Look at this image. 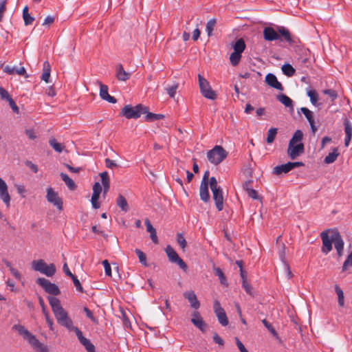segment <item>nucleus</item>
I'll return each instance as SVG.
<instances>
[{"label": "nucleus", "mask_w": 352, "mask_h": 352, "mask_svg": "<svg viewBox=\"0 0 352 352\" xmlns=\"http://www.w3.org/2000/svg\"><path fill=\"white\" fill-rule=\"evenodd\" d=\"M49 303L58 323L67 328L69 331H75L78 327L74 326L73 321L69 318L67 312L63 308L58 298L54 296H48Z\"/></svg>", "instance_id": "f257e3e1"}, {"label": "nucleus", "mask_w": 352, "mask_h": 352, "mask_svg": "<svg viewBox=\"0 0 352 352\" xmlns=\"http://www.w3.org/2000/svg\"><path fill=\"white\" fill-rule=\"evenodd\" d=\"M13 328L18 331L19 333L28 342L35 351L38 352H49L48 346L41 343L24 327L21 325H14Z\"/></svg>", "instance_id": "f03ea898"}, {"label": "nucleus", "mask_w": 352, "mask_h": 352, "mask_svg": "<svg viewBox=\"0 0 352 352\" xmlns=\"http://www.w3.org/2000/svg\"><path fill=\"white\" fill-rule=\"evenodd\" d=\"M278 32L279 33L276 32L274 29L271 27H266L263 30L264 39L267 41H272L278 40L280 36H282L286 41L289 43L292 42L291 34L287 29L282 27L278 29Z\"/></svg>", "instance_id": "7ed1b4c3"}, {"label": "nucleus", "mask_w": 352, "mask_h": 352, "mask_svg": "<svg viewBox=\"0 0 352 352\" xmlns=\"http://www.w3.org/2000/svg\"><path fill=\"white\" fill-rule=\"evenodd\" d=\"M148 111V107L141 104L133 107L130 104L125 105L121 110L120 115L127 119H138L142 114Z\"/></svg>", "instance_id": "20e7f679"}, {"label": "nucleus", "mask_w": 352, "mask_h": 352, "mask_svg": "<svg viewBox=\"0 0 352 352\" xmlns=\"http://www.w3.org/2000/svg\"><path fill=\"white\" fill-rule=\"evenodd\" d=\"M32 268L48 277H52L56 273V267L53 263L47 265L43 259L34 260L32 262Z\"/></svg>", "instance_id": "39448f33"}, {"label": "nucleus", "mask_w": 352, "mask_h": 352, "mask_svg": "<svg viewBox=\"0 0 352 352\" xmlns=\"http://www.w3.org/2000/svg\"><path fill=\"white\" fill-rule=\"evenodd\" d=\"M228 155V152L221 146H215L207 153L208 161L214 165L219 164Z\"/></svg>", "instance_id": "423d86ee"}, {"label": "nucleus", "mask_w": 352, "mask_h": 352, "mask_svg": "<svg viewBox=\"0 0 352 352\" xmlns=\"http://www.w3.org/2000/svg\"><path fill=\"white\" fill-rule=\"evenodd\" d=\"M199 86L200 91L204 97L210 100H214L217 98L216 93L212 89L208 81L201 74L198 75Z\"/></svg>", "instance_id": "0eeeda50"}, {"label": "nucleus", "mask_w": 352, "mask_h": 352, "mask_svg": "<svg viewBox=\"0 0 352 352\" xmlns=\"http://www.w3.org/2000/svg\"><path fill=\"white\" fill-rule=\"evenodd\" d=\"M36 282L50 294L57 296L60 293L58 287L56 284L51 283L45 278H38Z\"/></svg>", "instance_id": "6e6552de"}, {"label": "nucleus", "mask_w": 352, "mask_h": 352, "mask_svg": "<svg viewBox=\"0 0 352 352\" xmlns=\"http://www.w3.org/2000/svg\"><path fill=\"white\" fill-rule=\"evenodd\" d=\"M165 252L167 254L168 260L171 263H177L181 269L186 271L187 265L184 261L178 256L175 250L170 246L167 245L165 248Z\"/></svg>", "instance_id": "1a4fd4ad"}, {"label": "nucleus", "mask_w": 352, "mask_h": 352, "mask_svg": "<svg viewBox=\"0 0 352 352\" xmlns=\"http://www.w3.org/2000/svg\"><path fill=\"white\" fill-rule=\"evenodd\" d=\"M304 166V163H302L301 162H287L285 164L276 166V167H274L273 173L278 175L283 173H287L295 168L300 167V166Z\"/></svg>", "instance_id": "9d476101"}, {"label": "nucleus", "mask_w": 352, "mask_h": 352, "mask_svg": "<svg viewBox=\"0 0 352 352\" xmlns=\"http://www.w3.org/2000/svg\"><path fill=\"white\" fill-rule=\"evenodd\" d=\"M304 153V145L302 143H289L287 153L291 160H295Z\"/></svg>", "instance_id": "9b49d317"}, {"label": "nucleus", "mask_w": 352, "mask_h": 352, "mask_svg": "<svg viewBox=\"0 0 352 352\" xmlns=\"http://www.w3.org/2000/svg\"><path fill=\"white\" fill-rule=\"evenodd\" d=\"M46 198L47 200L56 206L58 210H63V201L58 197V193L56 192L52 188H48L47 189Z\"/></svg>", "instance_id": "f8f14e48"}, {"label": "nucleus", "mask_w": 352, "mask_h": 352, "mask_svg": "<svg viewBox=\"0 0 352 352\" xmlns=\"http://www.w3.org/2000/svg\"><path fill=\"white\" fill-rule=\"evenodd\" d=\"M214 312L217 316L219 322L222 326H226L228 324V320L224 309L221 307L219 302L215 300L213 305Z\"/></svg>", "instance_id": "ddd939ff"}, {"label": "nucleus", "mask_w": 352, "mask_h": 352, "mask_svg": "<svg viewBox=\"0 0 352 352\" xmlns=\"http://www.w3.org/2000/svg\"><path fill=\"white\" fill-rule=\"evenodd\" d=\"M321 239L322 241V252L327 254L332 250V234L329 237L328 231L325 230L320 233Z\"/></svg>", "instance_id": "4468645a"}, {"label": "nucleus", "mask_w": 352, "mask_h": 352, "mask_svg": "<svg viewBox=\"0 0 352 352\" xmlns=\"http://www.w3.org/2000/svg\"><path fill=\"white\" fill-rule=\"evenodd\" d=\"M8 189V188L6 183L0 177V199L7 207H9L11 198Z\"/></svg>", "instance_id": "2eb2a0df"}, {"label": "nucleus", "mask_w": 352, "mask_h": 352, "mask_svg": "<svg viewBox=\"0 0 352 352\" xmlns=\"http://www.w3.org/2000/svg\"><path fill=\"white\" fill-rule=\"evenodd\" d=\"M74 332L76 333L79 342L85 346L87 352H96L94 345L89 339L83 336L82 331L79 329H75Z\"/></svg>", "instance_id": "dca6fc26"}, {"label": "nucleus", "mask_w": 352, "mask_h": 352, "mask_svg": "<svg viewBox=\"0 0 352 352\" xmlns=\"http://www.w3.org/2000/svg\"><path fill=\"white\" fill-rule=\"evenodd\" d=\"M332 240L335 248L337 250L338 254L339 256H340L342 254L344 248V241L342 239L341 235L338 231L332 232Z\"/></svg>", "instance_id": "f3484780"}, {"label": "nucleus", "mask_w": 352, "mask_h": 352, "mask_svg": "<svg viewBox=\"0 0 352 352\" xmlns=\"http://www.w3.org/2000/svg\"><path fill=\"white\" fill-rule=\"evenodd\" d=\"M212 198L215 203V206L218 211H221L223 209V190L221 188L212 190Z\"/></svg>", "instance_id": "a211bd4d"}, {"label": "nucleus", "mask_w": 352, "mask_h": 352, "mask_svg": "<svg viewBox=\"0 0 352 352\" xmlns=\"http://www.w3.org/2000/svg\"><path fill=\"white\" fill-rule=\"evenodd\" d=\"M265 82L272 88L279 91L283 90L282 84L277 80L276 76L273 74H267L265 76Z\"/></svg>", "instance_id": "6ab92c4d"}, {"label": "nucleus", "mask_w": 352, "mask_h": 352, "mask_svg": "<svg viewBox=\"0 0 352 352\" xmlns=\"http://www.w3.org/2000/svg\"><path fill=\"white\" fill-rule=\"evenodd\" d=\"M98 82V85L100 86V98L102 99V100H104L110 103H116V99L110 96L109 94V92H108V87L105 85H103L102 82Z\"/></svg>", "instance_id": "aec40b11"}, {"label": "nucleus", "mask_w": 352, "mask_h": 352, "mask_svg": "<svg viewBox=\"0 0 352 352\" xmlns=\"http://www.w3.org/2000/svg\"><path fill=\"white\" fill-rule=\"evenodd\" d=\"M131 73L124 70L122 64H118L116 67V76L119 81H126L131 78Z\"/></svg>", "instance_id": "412c9836"}, {"label": "nucleus", "mask_w": 352, "mask_h": 352, "mask_svg": "<svg viewBox=\"0 0 352 352\" xmlns=\"http://www.w3.org/2000/svg\"><path fill=\"white\" fill-rule=\"evenodd\" d=\"M343 124L345 133L344 145L347 147L352 137V124L347 118H345L343 120Z\"/></svg>", "instance_id": "4be33fe9"}, {"label": "nucleus", "mask_w": 352, "mask_h": 352, "mask_svg": "<svg viewBox=\"0 0 352 352\" xmlns=\"http://www.w3.org/2000/svg\"><path fill=\"white\" fill-rule=\"evenodd\" d=\"M192 323L201 331L205 332L207 324L199 315V312L195 311L192 314V318H191Z\"/></svg>", "instance_id": "5701e85b"}, {"label": "nucleus", "mask_w": 352, "mask_h": 352, "mask_svg": "<svg viewBox=\"0 0 352 352\" xmlns=\"http://www.w3.org/2000/svg\"><path fill=\"white\" fill-rule=\"evenodd\" d=\"M184 296L186 298L192 308L197 309L200 307V303L197 298L196 294L193 291H188L184 293Z\"/></svg>", "instance_id": "b1692460"}, {"label": "nucleus", "mask_w": 352, "mask_h": 352, "mask_svg": "<svg viewBox=\"0 0 352 352\" xmlns=\"http://www.w3.org/2000/svg\"><path fill=\"white\" fill-rule=\"evenodd\" d=\"M200 198L204 202H207L210 199V195L208 192V184L206 182H201L199 188Z\"/></svg>", "instance_id": "393cba45"}, {"label": "nucleus", "mask_w": 352, "mask_h": 352, "mask_svg": "<svg viewBox=\"0 0 352 352\" xmlns=\"http://www.w3.org/2000/svg\"><path fill=\"white\" fill-rule=\"evenodd\" d=\"M100 176L101 177V182L103 186V194L105 195L109 191L110 188V179L109 175L107 171H104L100 174Z\"/></svg>", "instance_id": "a878e982"}, {"label": "nucleus", "mask_w": 352, "mask_h": 352, "mask_svg": "<svg viewBox=\"0 0 352 352\" xmlns=\"http://www.w3.org/2000/svg\"><path fill=\"white\" fill-rule=\"evenodd\" d=\"M117 206L124 212H127L129 209L126 199L122 195H119L116 200Z\"/></svg>", "instance_id": "bb28decb"}, {"label": "nucleus", "mask_w": 352, "mask_h": 352, "mask_svg": "<svg viewBox=\"0 0 352 352\" xmlns=\"http://www.w3.org/2000/svg\"><path fill=\"white\" fill-rule=\"evenodd\" d=\"M339 155L338 148H333V151L329 153L324 158V162L325 164H329L334 162Z\"/></svg>", "instance_id": "cd10ccee"}, {"label": "nucleus", "mask_w": 352, "mask_h": 352, "mask_svg": "<svg viewBox=\"0 0 352 352\" xmlns=\"http://www.w3.org/2000/svg\"><path fill=\"white\" fill-rule=\"evenodd\" d=\"M60 177L69 190H74L76 188L75 182L67 174L61 173Z\"/></svg>", "instance_id": "c85d7f7f"}, {"label": "nucleus", "mask_w": 352, "mask_h": 352, "mask_svg": "<svg viewBox=\"0 0 352 352\" xmlns=\"http://www.w3.org/2000/svg\"><path fill=\"white\" fill-rule=\"evenodd\" d=\"M23 19L25 25H30L34 21V18L29 13L28 6H25L23 10Z\"/></svg>", "instance_id": "c756f323"}, {"label": "nucleus", "mask_w": 352, "mask_h": 352, "mask_svg": "<svg viewBox=\"0 0 352 352\" xmlns=\"http://www.w3.org/2000/svg\"><path fill=\"white\" fill-rule=\"evenodd\" d=\"M50 65L47 61L44 62L43 63V72L42 74L41 79L44 80L45 82H49V79L50 77Z\"/></svg>", "instance_id": "7c9ffc66"}, {"label": "nucleus", "mask_w": 352, "mask_h": 352, "mask_svg": "<svg viewBox=\"0 0 352 352\" xmlns=\"http://www.w3.org/2000/svg\"><path fill=\"white\" fill-rule=\"evenodd\" d=\"M245 48V44L242 38L238 39L233 46L234 52L241 54Z\"/></svg>", "instance_id": "2f4dec72"}, {"label": "nucleus", "mask_w": 352, "mask_h": 352, "mask_svg": "<svg viewBox=\"0 0 352 352\" xmlns=\"http://www.w3.org/2000/svg\"><path fill=\"white\" fill-rule=\"evenodd\" d=\"M278 100L287 107H292V100L285 94L278 95Z\"/></svg>", "instance_id": "473e14b6"}, {"label": "nucleus", "mask_w": 352, "mask_h": 352, "mask_svg": "<svg viewBox=\"0 0 352 352\" xmlns=\"http://www.w3.org/2000/svg\"><path fill=\"white\" fill-rule=\"evenodd\" d=\"M145 114V119L148 122L161 120L164 117L163 114L149 113L148 111Z\"/></svg>", "instance_id": "72a5a7b5"}, {"label": "nucleus", "mask_w": 352, "mask_h": 352, "mask_svg": "<svg viewBox=\"0 0 352 352\" xmlns=\"http://www.w3.org/2000/svg\"><path fill=\"white\" fill-rule=\"evenodd\" d=\"M307 94L310 98L312 104L316 105L318 100V94L314 89H307Z\"/></svg>", "instance_id": "f704fd0d"}, {"label": "nucleus", "mask_w": 352, "mask_h": 352, "mask_svg": "<svg viewBox=\"0 0 352 352\" xmlns=\"http://www.w3.org/2000/svg\"><path fill=\"white\" fill-rule=\"evenodd\" d=\"M50 145L58 153H61L64 149V146L58 143L56 139L52 138L49 141Z\"/></svg>", "instance_id": "c9c22d12"}, {"label": "nucleus", "mask_w": 352, "mask_h": 352, "mask_svg": "<svg viewBox=\"0 0 352 352\" xmlns=\"http://www.w3.org/2000/svg\"><path fill=\"white\" fill-rule=\"evenodd\" d=\"M303 134L300 130H297L294 133L292 139L289 140V143L292 144H298L301 143V140L302 139Z\"/></svg>", "instance_id": "e433bc0d"}, {"label": "nucleus", "mask_w": 352, "mask_h": 352, "mask_svg": "<svg viewBox=\"0 0 352 352\" xmlns=\"http://www.w3.org/2000/svg\"><path fill=\"white\" fill-rule=\"evenodd\" d=\"M283 73L289 77L292 76L295 74V69L290 64H285L282 66Z\"/></svg>", "instance_id": "4c0bfd02"}, {"label": "nucleus", "mask_w": 352, "mask_h": 352, "mask_svg": "<svg viewBox=\"0 0 352 352\" xmlns=\"http://www.w3.org/2000/svg\"><path fill=\"white\" fill-rule=\"evenodd\" d=\"M276 134H277V129L276 128H270L267 132V140H266L267 143L270 144H272L274 141Z\"/></svg>", "instance_id": "58836bf2"}, {"label": "nucleus", "mask_w": 352, "mask_h": 352, "mask_svg": "<svg viewBox=\"0 0 352 352\" xmlns=\"http://www.w3.org/2000/svg\"><path fill=\"white\" fill-rule=\"evenodd\" d=\"M335 291L338 295L339 306L343 307L344 305V296L343 291L338 285L335 286Z\"/></svg>", "instance_id": "ea45409f"}, {"label": "nucleus", "mask_w": 352, "mask_h": 352, "mask_svg": "<svg viewBox=\"0 0 352 352\" xmlns=\"http://www.w3.org/2000/svg\"><path fill=\"white\" fill-rule=\"evenodd\" d=\"M301 112L304 114V116L306 117L307 120H308L309 123L312 122L314 121V114L311 111H310L307 107H301L300 108Z\"/></svg>", "instance_id": "a19ab883"}, {"label": "nucleus", "mask_w": 352, "mask_h": 352, "mask_svg": "<svg viewBox=\"0 0 352 352\" xmlns=\"http://www.w3.org/2000/svg\"><path fill=\"white\" fill-rule=\"evenodd\" d=\"M241 58V54L233 52L230 56V60L233 66H236L239 64Z\"/></svg>", "instance_id": "79ce46f5"}, {"label": "nucleus", "mask_w": 352, "mask_h": 352, "mask_svg": "<svg viewBox=\"0 0 352 352\" xmlns=\"http://www.w3.org/2000/svg\"><path fill=\"white\" fill-rule=\"evenodd\" d=\"M135 252L137 254V256H138V257L139 258V261L142 263V265L145 266V267H146L148 265V264H147V262H146V254L142 251H141L139 249H136L135 250Z\"/></svg>", "instance_id": "37998d69"}, {"label": "nucleus", "mask_w": 352, "mask_h": 352, "mask_svg": "<svg viewBox=\"0 0 352 352\" xmlns=\"http://www.w3.org/2000/svg\"><path fill=\"white\" fill-rule=\"evenodd\" d=\"M178 89V84L174 83L170 86L166 87V91L170 98H175L177 89Z\"/></svg>", "instance_id": "c03bdc74"}, {"label": "nucleus", "mask_w": 352, "mask_h": 352, "mask_svg": "<svg viewBox=\"0 0 352 352\" xmlns=\"http://www.w3.org/2000/svg\"><path fill=\"white\" fill-rule=\"evenodd\" d=\"M216 20L214 19H212L207 22L206 29L208 36H210L212 35V32L214 30Z\"/></svg>", "instance_id": "a18cd8bd"}, {"label": "nucleus", "mask_w": 352, "mask_h": 352, "mask_svg": "<svg viewBox=\"0 0 352 352\" xmlns=\"http://www.w3.org/2000/svg\"><path fill=\"white\" fill-rule=\"evenodd\" d=\"M177 242L181 248L183 250H184L186 247L187 243L184 235L182 233L177 234Z\"/></svg>", "instance_id": "49530a36"}, {"label": "nucleus", "mask_w": 352, "mask_h": 352, "mask_svg": "<svg viewBox=\"0 0 352 352\" xmlns=\"http://www.w3.org/2000/svg\"><path fill=\"white\" fill-rule=\"evenodd\" d=\"M214 270L215 274L219 277L221 283L223 285H226V276H224V274L222 272V270L219 267L214 268Z\"/></svg>", "instance_id": "de8ad7c7"}, {"label": "nucleus", "mask_w": 352, "mask_h": 352, "mask_svg": "<svg viewBox=\"0 0 352 352\" xmlns=\"http://www.w3.org/2000/svg\"><path fill=\"white\" fill-rule=\"evenodd\" d=\"M100 195L92 194L91 202L92 207L95 209H98L100 208V204L98 202Z\"/></svg>", "instance_id": "09e8293b"}, {"label": "nucleus", "mask_w": 352, "mask_h": 352, "mask_svg": "<svg viewBox=\"0 0 352 352\" xmlns=\"http://www.w3.org/2000/svg\"><path fill=\"white\" fill-rule=\"evenodd\" d=\"M349 266L352 267V252L349 254V256H347V258L344 262V264L342 266V271L343 272L346 271Z\"/></svg>", "instance_id": "8fccbe9b"}, {"label": "nucleus", "mask_w": 352, "mask_h": 352, "mask_svg": "<svg viewBox=\"0 0 352 352\" xmlns=\"http://www.w3.org/2000/svg\"><path fill=\"white\" fill-rule=\"evenodd\" d=\"M208 182L210 184L211 191L221 188V187L218 186L217 181L214 177H210V181Z\"/></svg>", "instance_id": "3c124183"}, {"label": "nucleus", "mask_w": 352, "mask_h": 352, "mask_svg": "<svg viewBox=\"0 0 352 352\" xmlns=\"http://www.w3.org/2000/svg\"><path fill=\"white\" fill-rule=\"evenodd\" d=\"M102 263L104 265L106 275L108 276H111V268L110 264L109 263L108 261L104 260Z\"/></svg>", "instance_id": "603ef678"}, {"label": "nucleus", "mask_w": 352, "mask_h": 352, "mask_svg": "<svg viewBox=\"0 0 352 352\" xmlns=\"http://www.w3.org/2000/svg\"><path fill=\"white\" fill-rule=\"evenodd\" d=\"M7 0H0V21H2L3 17V14L6 11Z\"/></svg>", "instance_id": "864d4df0"}, {"label": "nucleus", "mask_w": 352, "mask_h": 352, "mask_svg": "<svg viewBox=\"0 0 352 352\" xmlns=\"http://www.w3.org/2000/svg\"><path fill=\"white\" fill-rule=\"evenodd\" d=\"M323 93L328 95L331 98L332 101L336 100L338 97L336 91L333 89H325L323 91Z\"/></svg>", "instance_id": "5fc2aeb1"}, {"label": "nucleus", "mask_w": 352, "mask_h": 352, "mask_svg": "<svg viewBox=\"0 0 352 352\" xmlns=\"http://www.w3.org/2000/svg\"><path fill=\"white\" fill-rule=\"evenodd\" d=\"M72 279L73 280L74 285L76 287V289L78 292H82L83 288L81 286V284H80L79 280L77 278V277L76 276H74L73 277H72Z\"/></svg>", "instance_id": "6e6d98bb"}, {"label": "nucleus", "mask_w": 352, "mask_h": 352, "mask_svg": "<svg viewBox=\"0 0 352 352\" xmlns=\"http://www.w3.org/2000/svg\"><path fill=\"white\" fill-rule=\"evenodd\" d=\"M0 96L1 99L6 100L9 101L12 98L10 96L8 92L3 89V87H0Z\"/></svg>", "instance_id": "4d7b16f0"}, {"label": "nucleus", "mask_w": 352, "mask_h": 352, "mask_svg": "<svg viewBox=\"0 0 352 352\" xmlns=\"http://www.w3.org/2000/svg\"><path fill=\"white\" fill-rule=\"evenodd\" d=\"M242 285H243V287L244 288L245 292L248 294L253 296L252 288L251 285L246 280L243 281Z\"/></svg>", "instance_id": "13d9d810"}, {"label": "nucleus", "mask_w": 352, "mask_h": 352, "mask_svg": "<svg viewBox=\"0 0 352 352\" xmlns=\"http://www.w3.org/2000/svg\"><path fill=\"white\" fill-rule=\"evenodd\" d=\"M144 223L148 232L152 233L156 231L155 229L153 227L148 219L146 218L144 219Z\"/></svg>", "instance_id": "bf43d9fd"}, {"label": "nucleus", "mask_w": 352, "mask_h": 352, "mask_svg": "<svg viewBox=\"0 0 352 352\" xmlns=\"http://www.w3.org/2000/svg\"><path fill=\"white\" fill-rule=\"evenodd\" d=\"M102 191V186L98 183L96 182L93 186V194L100 195Z\"/></svg>", "instance_id": "052dcab7"}, {"label": "nucleus", "mask_w": 352, "mask_h": 352, "mask_svg": "<svg viewBox=\"0 0 352 352\" xmlns=\"http://www.w3.org/2000/svg\"><path fill=\"white\" fill-rule=\"evenodd\" d=\"M105 166L108 168H113L118 166V164L112 160L105 159Z\"/></svg>", "instance_id": "680f3d73"}, {"label": "nucleus", "mask_w": 352, "mask_h": 352, "mask_svg": "<svg viewBox=\"0 0 352 352\" xmlns=\"http://www.w3.org/2000/svg\"><path fill=\"white\" fill-rule=\"evenodd\" d=\"M38 302H39V304H40V305H41V307L42 308V311H43L45 317H46L47 316H49V314L47 311L46 307H45V303H44V300H43L42 297H41V296L38 297Z\"/></svg>", "instance_id": "e2e57ef3"}, {"label": "nucleus", "mask_w": 352, "mask_h": 352, "mask_svg": "<svg viewBox=\"0 0 352 352\" xmlns=\"http://www.w3.org/2000/svg\"><path fill=\"white\" fill-rule=\"evenodd\" d=\"M25 165L34 173L38 172V167L36 164L32 163L31 161H26Z\"/></svg>", "instance_id": "0e129e2a"}, {"label": "nucleus", "mask_w": 352, "mask_h": 352, "mask_svg": "<svg viewBox=\"0 0 352 352\" xmlns=\"http://www.w3.org/2000/svg\"><path fill=\"white\" fill-rule=\"evenodd\" d=\"M235 340L240 352H248L243 344L239 340L238 338H235Z\"/></svg>", "instance_id": "69168bd1"}, {"label": "nucleus", "mask_w": 352, "mask_h": 352, "mask_svg": "<svg viewBox=\"0 0 352 352\" xmlns=\"http://www.w3.org/2000/svg\"><path fill=\"white\" fill-rule=\"evenodd\" d=\"M213 340L215 343L218 344L219 345L223 346L224 344L223 340L217 333H214L213 334Z\"/></svg>", "instance_id": "338daca9"}, {"label": "nucleus", "mask_w": 352, "mask_h": 352, "mask_svg": "<svg viewBox=\"0 0 352 352\" xmlns=\"http://www.w3.org/2000/svg\"><path fill=\"white\" fill-rule=\"evenodd\" d=\"M54 21V17L52 16H47L43 22V25H47L50 26L51 24H52Z\"/></svg>", "instance_id": "774afa93"}]
</instances>
